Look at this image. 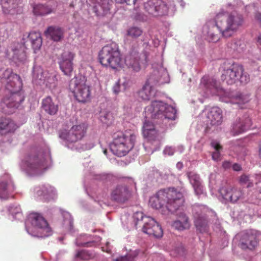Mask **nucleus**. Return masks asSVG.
<instances>
[{
  "mask_svg": "<svg viewBox=\"0 0 261 261\" xmlns=\"http://www.w3.org/2000/svg\"><path fill=\"white\" fill-rule=\"evenodd\" d=\"M176 114L175 107L161 100H154L145 108L142 133L147 140L144 144L147 153L152 154L160 148L162 136L157 125H160L162 128L173 126V121L177 118Z\"/></svg>",
  "mask_w": 261,
  "mask_h": 261,
  "instance_id": "nucleus-1",
  "label": "nucleus"
},
{
  "mask_svg": "<svg viewBox=\"0 0 261 261\" xmlns=\"http://www.w3.org/2000/svg\"><path fill=\"white\" fill-rule=\"evenodd\" d=\"M0 83V90H4L5 94L0 102V110L5 114H11L24 99V92L21 90L22 81L11 69H1Z\"/></svg>",
  "mask_w": 261,
  "mask_h": 261,
  "instance_id": "nucleus-2",
  "label": "nucleus"
},
{
  "mask_svg": "<svg viewBox=\"0 0 261 261\" xmlns=\"http://www.w3.org/2000/svg\"><path fill=\"white\" fill-rule=\"evenodd\" d=\"M243 22L242 15L234 11L229 13L222 10L216 15L215 20L206 22L203 28V33L206 35L209 42H216L221 36L228 38L232 36Z\"/></svg>",
  "mask_w": 261,
  "mask_h": 261,
  "instance_id": "nucleus-3",
  "label": "nucleus"
},
{
  "mask_svg": "<svg viewBox=\"0 0 261 261\" xmlns=\"http://www.w3.org/2000/svg\"><path fill=\"white\" fill-rule=\"evenodd\" d=\"M52 161L49 147L44 144L37 152L21 155L19 167L22 172L29 176H39L43 174L51 165Z\"/></svg>",
  "mask_w": 261,
  "mask_h": 261,
  "instance_id": "nucleus-4",
  "label": "nucleus"
},
{
  "mask_svg": "<svg viewBox=\"0 0 261 261\" xmlns=\"http://www.w3.org/2000/svg\"><path fill=\"white\" fill-rule=\"evenodd\" d=\"M200 88L203 90V96L217 95L219 100L225 103L237 105L241 109L249 101V96L240 93L224 90L217 85L216 80L208 75H204L201 80Z\"/></svg>",
  "mask_w": 261,
  "mask_h": 261,
  "instance_id": "nucleus-5",
  "label": "nucleus"
},
{
  "mask_svg": "<svg viewBox=\"0 0 261 261\" xmlns=\"http://www.w3.org/2000/svg\"><path fill=\"white\" fill-rule=\"evenodd\" d=\"M184 202L182 193L174 188L163 189L158 191L150 197L149 204L155 209H162L164 214L166 211L175 212Z\"/></svg>",
  "mask_w": 261,
  "mask_h": 261,
  "instance_id": "nucleus-6",
  "label": "nucleus"
},
{
  "mask_svg": "<svg viewBox=\"0 0 261 261\" xmlns=\"http://www.w3.org/2000/svg\"><path fill=\"white\" fill-rule=\"evenodd\" d=\"M153 71L147 79L142 89L138 92V96L142 100L148 101L156 95V90L154 86L168 83L169 75L165 68L161 64L152 65Z\"/></svg>",
  "mask_w": 261,
  "mask_h": 261,
  "instance_id": "nucleus-7",
  "label": "nucleus"
},
{
  "mask_svg": "<svg viewBox=\"0 0 261 261\" xmlns=\"http://www.w3.org/2000/svg\"><path fill=\"white\" fill-rule=\"evenodd\" d=\"M25 230L32 237L46 238L52 234V229L47 221L39 213L30 214L25 222Z\"/></svg>",
  "mask_w": 261,
  "mask_h": 261,
  "instance_id": "nucleus-8",
  "label": "nucleus"
},
{
  "mask_svg": "<svg viewBox=\"0 0 261 261\" xmlns=\"http://www.w3.org/2000/svg\"><path fill=\"white\" fill-rule=\"evenodd\" d=\"M220 70L222 72L221 80L228 85L233 84L238 81L245 84L250 81L249 75L244 71L243 66L239 64L225 61Z\"/></svg>",
  "mask_w": 261,
  "mask_h": 261,
  "instance_id": "nucleus-9",
  "label": "nucleus"
},
{
  "mask_svg": "<svg viewBox=\"0 0 261 261\" xmlns=\"http://www.w3.org/2000/svg\"><path fill=\"white\" fill-rule=\"evenodd\" d=\"M100 63L105 67L113 69L122 68L123 60L118 45L115 42H111L104 46L98 54Z\"/></svg>",
  "mask_w": 261,
  "mask_h": 261,
  "instance_id": "nucleus-10",
  "label": "nucleus"
},
{
  "mask_svg": "<svg viewBox=\"0 0 261 261\" xmlns=\"http://www.w3.org/2000/svg\"><path fill=\"white\" fill-rule=\"evenodd\" d=\"M136 138V135L130 131L117 133L110 144L111 152L119 157L125 155L133 148Z\"/></svg>",
  "mask_w": 261,
  "mask_h": 261,
  "instance_id": "nucleus-11",
  "label": "nucleus"
},
{
  "mask_svg": "<svg viewBox=\"0 0 261 261\" xmlns=\"http://www.w3.org/2000/svg\"><path fill=\"white\" fill-rule=\"evenodd\" d=\"M87 126L84 123L74 125L69 130H63L59 133L61 143L71 150L78 148L79 141L86 135Z\"/></svg>",
  "mask_w": 261,
  "mask_h": 261,
  "instance_id": "nucleus-12",
  "label": "nucleus"
},
{
  "mask_svg": "<svg viewBox=\"0 0 261 261\" xmlns=\"http://www.w3.org/2000/svg\"><path fill=\"white\" fill-rule=\"evenodd\" d=\"M192 214L194 225L196 229L201 233H208L209 217H216V214L207 206L196 203L192 206Z\"/></svg>",
  "mask_w": 261,
  "mask_h": 261,
  "instance_id": "nucleus-13",
  "label": "nucleus"
},
{
  "mask_svg": "<svg viewBox=\"0 0 261 261\" xmlns=\"http://www.w3.org/2000/svg\"><path fill=\"white\" fill-rule=\"evenodd\" d=\"M144 9L152 17L172 16L176 11L175 5L163 0H147L144 3Z\"/></svg>",
  "mask_w": 261,
  "mask_h": 261,
  "instance_id": "nucleus-14",
  "label": "nucleus"
},
{
  "mask_svg": "<svg viewBox=\"0 0 261 261\" xmlns=\"http://www.w3.org/2000/svg\"><path fill=\"white\" fill-rule=\"evenodd\" d=\"M69 89L79 102L85 103L90 100V89L89 86L85 84L84 77H74L69 82Z\"/></svg>",
  "mask_w": 261,
  "mask_h": 261,
  "instance_id": "nucleus-15",
  "label": "nucleus"
},
{
  "mask_svg": "<svg viewBox=\"0 0 261 261\" xmlns=\"http://www.w3.org/2000/svg\"><path fill=\"white\" fill-rule=\"evenodd\" d=\"M220 200L222 203H237L248 200L243 190L238 187H222L219 190Z\"/></svg>",
  "mask_w": 261,
  "mask_h": 261,
  "instance_id": "nucleus-16",
  "label": "nucleus"
},
{
  "mask_svg": "<svg viewBox=\"0 0 261 261\" xmlns=\"http://www.w3.org/2000/svg\"><path fill=\"white\" fill-rule=\"evenodd\" d=\"M259 232L253 229L244 230L236 237L240 239V246L243 249L254 250L258 245Z\"/></svg>",
  "mask_w": 261,
  "mask_h": 261,
  "instance_id": "nucleus-17",
  "label": "nucleus"
},
{
  "mask_svg": "<svg viewBox=\"0 0 261 261\" xmlns=\"http://www.w3.org/2000/svg\"><path fill=\"white\" fill-rule=\"evenodd\" d=\"M132 195L130 191L124 184H119L111 190V199L118 203L123 204L128 201Z\"/></svg>",
  "mask_w": 261,
  "mask_h": 261,
  "instance_id": "nucleus-18",
  "label": "nucleus"
},
{
  "mask_svg": "<svg viewBox=\"0 0 261 261\" xmlns=\"http://www.w3.org/2000/svg\"><path fill=\"white\" fill-rule=\"evenodd\" d=\"M7 56L17 66L24 64L27 61V55L22 43H13L11 46V50L8 51Z\"/></svg>",
  "mask_w": 261,
  "mask_h": 261,
  "instance_id": "nucleus-19",
  "label": "nucleus"
},
{
  "mask_svg": "<svg viewBox=\"0 0 261 261\" xmlns=\"http://www.w3.org/2000/svg\"><path fill=\"white\" fill-rule=\"evenodd\" d=\"M141 56L138 51H130L125 58V64L127 67L134 72H139L141 66L145 65L147 62L146 55H142V57L144 58L143 60H141Z\"/></svg>",
  "mask_w": 261,
  "mask_h": 261,
  "instance_id": "nucleus-20",
  "label": "nucleus"
},
{
  "mask_svg": "<svg viewBox=\"0 0 261 261\" xmlns=\"http://www.w3.org/2000/svg\"><path fill=\"white\" fill-rule=\"evenodd\" d=\"M144 233L160 238L163 236V231L161 225L152 218L145 217L142 227Z\"/></svg>",
  "mask_w": 261,
  "mask_h": 261,
  "instance_id": "nucleus-21",
  "label": "nucleus"
},
{
  "mask_svg": "<svg viewBox=\"0 0 261 261\" xmlns=\"http://www.w3.org/2000/svg\"><path fill=\"white\" fill-rule=\"evenodd\" d=\"M15 186L9 174H5L0 177V199L7 200L11 197Z\"/></svg>",
  "mask_w": 261,
  "mask_h": 261,
  "instance_id": "nucleus-22",
  "label": "nucleus"
},
{
  "mask_svg": "<svg viewBox=\"0 0 261 261\" xmlns=\"http://www.w3.org/2000/svg\"><path fill=\"white\" fill-rule=\"evenodd\" d=\"M251 125V119L247 115L236 119L232 123L230 133L238 136L248 130Z\"/></svg>",
  "mask_w": 261,
  "mask_h": 261,
  "instance_id": "nucleus-23",
  "label": "nucleus"
},
{
  "mask_svg": "<svg viewBox=\"0 0 261 261\" xmlns=\"http://www.w3.org/2000/svg\"><path fill=\"white\" fill-rule=\"evenodd\" d=\"M74 54L71 51H64L59 59L60 68L64 74L70 76L73 71V60Z\"/></svg>",
  "mask_w": 261,
  "mask_h": 261,
  "instance_id": "nucleus-24",
  "label": "nucleus"
},
{
  "mask_svg": "<svg viewBox=\"0 0 261 261\" xmlns=\"http://www.w3.org/2000/svg\"><path fill=\"white\" fill-rule=\"evenodd\" d=\"M87 3L90 6L93 5V12L97 17H101L109 12L112 0H88Z\"/></svg>",
  "mask_w": 261,
  "mask_h": 261,
  "instance_id": "nucleus-25",
  "label": "nucleus"
},
{
  "mask_svg": "<svg viewBox=\"0 0 261 261\" xmlns=\"http://www.w3.org/2000/svg\"><path fill=\"white\" fill-rule=\"evenodd\" d=\"M0 2L5 14H14L22 11L21 0H0Z\"/></svg>",
  "mask_w": 261,
  "mask_h": 261,
  "instance_id": "nucleus-26",
  "label": "nucleus"
},
{
  "mask_svg": "<svg viewBox=\"0 0 261 261\" xmlns=\"http://www.w3.org/2000/svg\"><path fill=\"white\" fill-rule=\"evenodd\" d=\"M186 174L195 194L198 196L205 195L199 175L195 171L188 172Z\"/></svg>",
  "mask_w": 261,
  "mask_h": 261,
  "instance_id": "nucleus-27",
  "label": "nucleus"
},
{
  "mask_svg": "<svg viewBox=\"0 0 261 261\" xmlns=\"http://www.w3.org/2000/svg\"><path fill=\"white\" fill-rule=\"evenodd\" d=\"M55 9V4L52 1H49L44 4H38L33 6V12L35 15L44 16L53 13Z\"/></svg>",
  "mask_w": 261,
  "mask_h": 261,
  "instance_id": "nucleus-28",
  "label": "nucleus"
},
{
  "mask_svg": "<svg viewBox=\"0 0 261 261\" xmlns=\"http://www.w3.org/2000/svg\"><path fill=\"white\" fill-rule=\"evenodd\" d=\"M206 117L212 125H219L222 122V111L218 107H212L208 110Z\"/></svg>",
  "mask_w": 261,
  "mask_h": 261,
  "instance_id": "nucleus-29",
  "label": "nucleus"
},
{
  "mask_svg": "<svg viewBox=\"0 0 261 261\" xmlns=\"http://www.w3.org/2000/svg\"><path fill=\"white\" fill-rule=\"evenodd\" d=\"M44 35L47 38H50L54 41H59L64 37L63 30L57 26H49L44 32Z\"/></svg>",
  "mask_w": 261,
  "mask_h": 261,
  "instance_id": "nucleus-30",
  "label": "nucleus"
},
{
  "mask_svg": "<svg viewBox=\"0 0 261 261\" xmlns=\"http://www.w3.org/2000/svg\"><path fill=\"white\" fill-rule=\"evenodd\" d=\"M100 238L99 237H93L88 234H81L76 239L75 244L77 246L92 247L95 245L96 242H99Z\"/></svg>",
  "mask_w": 261,
  "mask_h": 261,
  "instance_id": "nucleus-31",
  "label": "nucleus"
},
{
  "mask_svg": "<svg viewBox=\"0 0 261 261\" xmlns=\"http://www.w3.org/2000/svg\"><path fill=\"white\" fill-rule=\"evenodd\" d=\"M172 226L176 230L178 231H183L188 229L190 227V223L189 218L183 213L178 215V219L174 221L172 224Z\"/></svg>",
  "mask_w": 261,
  "mask_h": 261,
  "instance_id": "nucleus-32",
  "label": "nucleus"
},
{
  "mask_svg": "<svg viewBox=\"0 0 261 261\" xmlns=\"http://www.w3.org/2000/svg\"><path fill=\"white\" fill-rule=\"evenodd\" d=\"M17 127L15 123L9 118H4L0 119V134L2 135L13 132Z\"/></svg>",
  "mask_w": 261,
  "mask_h": 261,
  "instance_id": "nucleus-33",
  "label": "nucleus"
},
{
  "mask_svg": "<svg viewBox=\"0 0 261 261\" xmlns=\"http://www.w3.org/2000/svg\"><path fill=\"white\" fill-rule=\"evenodd\" d=\"M42 108L45 112L51 115L56 114L58 111V105L54 101L50 96L43 99Z\"/></svg>",
  "mask_w": 261,
  "mask_h": 261,
  "instance_id": "nucleus-34",
  "label": "nucleus"
},
{
  "mask_svg": "<svg viewBox=\"0 0 261 261\" xmlns=\"http://www.w3.org/2000/svg\"><path fill=\"white\" fill-rule=\"evenodd\" d=\"M7 211L10 216L11 220H20L23 218V215L20 205L18 203L10 204L7 208Z\"/></svg>",
  "mask_w": 261,
  "mask_h": 261,
  "instance_id": "nucleus-35",
  "label": "nucleus"
},
{
  "mask_svg": "<svg viewBox=\"0 0 261 261\" xmlns=\"http://www.w3.org/2000/svg\"><path fill=\"white\" fill-rule=\"evenodd\" d=\"M32 44V47L35 52L39 50L42 44L41 34L39 32L32 31L27 35Z\"/></svg>",
  "mask_w": 261,
  "mask_h": 261,
  "instance_id": "nucleus-36",
  "label": "nucleus"
},
{
  "mask_svg": "<svg viewBox=\"0 0 261 261\" xmlns=\"http://www.w3.org/2000/svg\"><path fill=\"white\" fill-rule=\"evenodd\" d=\"M47 71L38 65H34L32 69L33 82L36 84L41 85V81L47 74Z\"/></svg>",
  "mask_w": 261,
  "mask_h": 261,
  "instance_id": "nucleus-37",
  "label": "nucleus"
},
{
  "mask_svg": "<svg viewBox=\"0 0 261 261\" xmlns=\"http://www.w3.org/2000/svg\"><path fill=\"white\" fill-rule=\"evenodd\" d=\"M227 46L234 51L238 53L243 52L246 49V44L243 40L239 39H234L228 43Z\"/></svg>",
  "mask_w": 261,
  "mask_h": 261,
  "instance_id": "nucleus-38",
  "label": "nucleus"
},
{
  "mask_svg": "<svg viewBox=\"0 0 261 261\" xmlns=\"http://www.w3.org/2000/svg\"><path fill=\"white\" fill-rule=\"evenodd\" d=\"M61 214L63 218V225L64 227L67 229L69 232L72 234L73 232V219L68 212L61 211Z\"/></svg>",
  "mask_w": 261,
  "mask_h": 261,
  "instance_id": "nucleus-39",
  "label": "nucleus"
},
{
  "mask_svg": "<svg viewBox=\"0 0 261 261\" xmlns=\"http://www.w3.org/2000/svg\"><path fill=\"white\" fill-rule=\"evenodd\" d=\"M57 81L56 75L53 73L48 72L41 81V85H44L46 87L52 89L56 86Z\"/></svg>",
  "mask_w": 261,
  "mask_h": 261,
  "instance_id": "nucleus-40",
  "label": "nucleus"
},
{
  "mask_svg": "<svg viewBox=\"0 0 261 261\" xmlns=\"http://www.w3.org/2000/svg\"><path fill=\"white\" fill-rule=\"evenodd\" d=\"M43 187L46 189L45 190H43L44 200L49 201L56 198L57 192L54 187L48 184L43 185Z\"/></svg>",
  "mask_w": 261,
  "mask_h": 261,
  "instance_id": "nucleus-41",
  "label": "nucleus"
},
{
  "mask_svg": "<svg viewBox=\"0 0 261 261\" xmlns=\"http://www.w3.org/2000/svg\"><path fill=\"white\" fill-rule=\"evenodd\" d=\"M211 146L215 149V151L212 154V159L215 161H218L220 160L221 151L222 149V146L217 140H213L211 143Z\"/></svg>",
  "mask_w": 261,
  "mask_h": 261,
  "instance_id": "nucleus-42",
  "label": "nucleus"
},
{
  "mask_svg": "<svg viewBox=\"0 0 261 261\" xmlns=\"http://www.w3.org/2000/svg\"><path fill=\"white\" fill-rule=\"evenodd\" d=\"M143 34V30L138 27L133 26L127 30V35L133 38L137 39Z\"/></svg>",
  "mask_w": 261,
  "mask_h": 261,
  "instance_id": "nucleus-43",
  "label": "nucleus"
},
{
  "mask_svg": "<svg viewBox=\"0 0 261 261\" xmlns=\"http://www.w3.org/2000/svg\"><path fill=\"white\" fill-rule=\"evenodd\" d=\"M43 187V185L35 186L32 190V194L35 198L43 199V190L46 189Z\"/></svg>",
  "mask_w": 261,
  "mask_h": 261,
  "instance_id": "nucleus-44",
  "label": "nucleus"
},
{
  "mask_svg": "<svg viewBox=\"0 0 261 261\" xmlns=\"http://www.w3.org/2000/svg\"><path fill=\"white\" fill-rule=\"evenodd\" d=\"M100 121L104 124L109 125L113 121V117L110 112L101 113L100 116Z\"/></svg>",
  "mask_w": 261,
  "mask_h": 261,
  "instance_id": "nucleus-45",
  "label": "nucleus"
},
{
  "mask_svg": "<svg viewBox=\"0 0 261 261\" xmlns=\"http://www.w3.org/2000/svg\"><path fill=\"white\" fill-rule=\"evenodd\" d=\"M147 217L144 215L143 213L141 212H136L133 215V218L135 222V226L141 225L144 222V218Z\"/></svg>",
  "mask_w": 261,
  "mask_h": 261,
  "instance_id": "nucleus-46",
  "label": "nucleus"
},
{
  "mask_svg": "<svg viewBox=\"0 0 261 261\" xmlns=\"http://www.w3.org/2000/svg\"><path fill=\"white\" fill-rule=\"evenodd\" d=\"M95 143L93 140H88L85 144L77 145L78 148H75L74 150L78 151L92 149L95 146Z\"/></svg>",
  "mask_w": 261,
  "mask_h": 261,
  "instance_id": "nucleus-47",
  "label": "nucleus"
},
{
  "mask_svg": "<svg viewBox=\"0 0 261 261\" xmlns=\"http://www.w3.org/2000/svg\"><path fill=\"white\" fill-rule=\"evenodd\" d=\"M133 18L137 21L145 22L148 20V16L142 12H137L133 14Z\"/></svg>",
  "mask_w": 261,
  "mask_h": 261,
  "instance_id": "nucleus-48",
  "label": "nucleus"
},
{
  "mask_svg": "<svg viewBox=\"0 0 261 261\" xmlns=\"http://www.w3.org/2000/svg\"><path fill=\"white\" fill-rule=\"evenodd\" d=\"M75 257L81 259L87 260L92 257V254L86 250H82L76 253Z\"/></svg>",
  "mask_w": 261,
  "mask_h": 261,
  "instance_id": "nucleus-49",
  "label": "nucleus"
},
{
  "mask_svg": "<svg viewBox=\"0 0 261 261\" xmlns=\"http://www.w3.org/2000/svg\"><path fill=\"white\" fill-rule=\"evenodd\" d=\"M85 191H86V193H87V194L89 196H91V197L94 198V195H96L97 196L96 198L97 199H98V202L99 203L100 202L99 199L100 198V196L99 195H98L99 193H98V191L97 190H95L94 188H93L91 187H86L85 185Z\"/></svg>",
  "mask_w": 261,
  "mask_h": 261,
  "instance_id": "nucleus-50",
  "label": "nucleus"
},
{
  "mask_svg": "<svg viewBox=\"0 0 261 261\" xmlns=\"http://www.w3.org/2000/svg\"><path fill=\"white\" fill-rule=\"evenodd\" d=\"M240 182L241 184L247 185V187H251L253 186V183L250 181L249 176L245 174L241 176L240 178Z\"/></svg>",
  "mask_w": 261,
  "mask_h": 261,
  "instance_id": "nucleus-51",
  "label": "nucleus"
},
{
  "mask_svg": "<svg viewBox=\"0 0 261 261\" xmlns=\"http://www.w3.org/2000/svg\"><path fill=\"white\" fill-rule=\"evenodd\" d=\"M136 254L133 255L132 253L127 254L125 256H121L115 259V261H134Z\"/></svg>",
  "mask_w": 261,
  "mask_h": 261,
  "instance_id": "nucleus-52",
  "label": "nucleus"
},
{
  "mask_svg": "<svg viewBox=\"0 0 261 261\" xmlns=\"http://www.w3.org/2000/svg\"><path fill=\"white\" fill-rule=\"evenodd\" d=\"M175 151L174 148L171 146H167L165 147L163 151L164 154H167L168 155H172Z\"/></svg>",
  "mask_w": 261,
  "mask_h": 261,
  "instance_id": "nucleus-53",
  "label": "nucleus"
},
{
  "mask_svg": "<svg viewBox=\"0 0 261 261\" xmlns=\"http://www.w3.org/2000/svg\"><path fill=\"white\" fill-rule=\"evenodd\" d=\"M110 177V175L107 174H98V175H95L94 176V178L96 180H107L108 178H109Z\"/></svg>",
  "mask_w": 261,
  "mask_h": 261,
  "instance_id": "nucleus-54",
  "label": "nucleus"
},
{
  "mask_svg": "<svg viewBox=\"0 0 261 261\" xmlns=\"http://www.w3.org/2000/svg\"><path fill=\"white\" fill-rule=\"evenodd\" d=\"M113 92L117 94L120 92V83L119 81H117L113 87Z\"/></svg>",
  "mask_w": 261,
  "mask_h": 261,
  "instance_id": "nucleus-55",
  "label": "nucleus"
},
{
  "mask_svg": "<svg viewBox=\"0 0 261 261\" xmlns=\"http://www.w3.org/2000/svg\"><path fill=\"white\" fill-rule=\"evenodd\" d=\"M222 166L224 169L227 170L230 169L232 167V164L230 162L225 161L223 163Z\"/></svg>",
  "mask_w": 261,
  "mask_h": 261,
  "instance_id": "nucleus-56",
  "label": "nucleus"
},
{
  "mask_svg": "<svg viewBox=\"0 0 261 261\" xmlns=\"http://www.w3.org/2000/svg\"><path fill=\"white\" fill-rule=\"evenodd\" d=\"M231 167L232 169L235 171H240L242 170L241 166L238 163L233 164V165H232Z\"/></svg>",
  "mask_w": 261,
  "mask_h": 261,
  "instance_id": "nucleus-57",
  "label": "nucleus"
},
{
  "mask_svg": "<svg viewBox=\"0 0 261 261\" xmlns=\"http://www.w3.org/2000/svg\"><path fill=\"white\" fill-rule=\"evenodd\" d=\"M215 220L216 222L215 223L214 229H216V230H221V227L219 221L217 219H216Z\"/></svg>",
  "mask_w": 261,
  "mask_h": 261,
  "instance_id": "nucleus-58",
  "label": "nucleus"
},
{
  "mask_svg": "<svg viewBox=\"0 0 261 261\" xmlns=\"http://www.w3.org/2000/svg\"><path fill=\"white\" fill-rule=\"evenodd\" d=\"M173 2H177L180 4V6L182 8H184L185 6V3L183 1V0H172Z\"/></svg>",
  "mask_w": 261,
  "mask_h": 261,
  "instance_id": "nucleus-59",
  "label": "nucleus"
},
{
  "mask_svg": "<svg viewBox=\"0 0 261 261\" xmlns=\"http://www.w3.org/2000/svg\"><path fill=\"white\" fill-rule=\"evenodd\" d=\"M116 2L119 4L126 3L127 5H129L130 0H115Z\"/></svg>",
  "mask_w": 261,
  "mask_h": 261,
  "instance_id": "nucleus-60",
  "label": "nucleus"
},
{
  "mask_svg": "<svg viewBox=\"0 0 261 261\" xmlns=\"http://www.w3.org/2000/svg\"><path fill=\"white\" fill-rule=\"evenodd\" d=\"M256 44L257 46H261V35H259L256 38Z\"/></svg>",
  "mask_w": 261,
  "mask_h": 261,
  "instance_id": "nucleus-61",
  "label": "nucleus"
},
{
  "mask_svg": "<svg viewBox=\"0 0 261 261\" xmlns=\"http://www.w3.org/2000/svg\"><path fill=\"white\" fill-rule=\"evenodd\" d=\"M176 166L178 169L181 170L183 167V164L182 163L179 162L176 164Z\"/></svg>",
  "mask_w": 261,
  "mask_h": 261,
  "instance_id": "nucleus-62",
  "label": "nucleus"
},
{
  "mask_svg": "<svg viewBox=\"0 0 261 261\" xmlns=\"http://www.w3.org/2000/svg\"><path fill=\"white\" fill-rule=\"evenodd\" d=\"M256 18L260 22V24L261 25V13L256 14Z\"/></svg>",
  "mask_w": 261,
  "mask_h": 261,
  "instance_id": "nucleus-63",
  "label": "nucleus"
},
{
  "mask_svg": "<svg viewBox=\"0 0 261 261\" xmlns=\"http://www.w3.org/2000/svg\"><path fill=\"white\" fill-rule=\"evenodd\" d=\"M255 178L258 181V182H260L261 181V173H259L258 174H256L255 175Z\"/></svg>",
  "mask_w": 261,
  "mask_h": 261,
  "instance_id": "nucleus-64",
  "label": "nucleus"
}]
</instances>
